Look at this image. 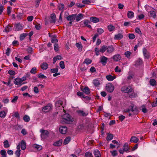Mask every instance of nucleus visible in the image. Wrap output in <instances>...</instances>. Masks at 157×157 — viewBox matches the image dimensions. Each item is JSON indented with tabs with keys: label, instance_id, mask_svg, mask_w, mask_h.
Masks as SVG:
<instances>
[{
	"label": "nucleus",
	"instance_id": "f257e3e1",
	"mask_svg": "<svg viewBox=\"0 0 157 157\" xmlns=\"http://www.w3.org/2000/svg\"><path fill=\"white\" fill-rule=\"evenodd\" d=\"M73 121V118L68 113H66L63 116L62 120H61L62 122H64L65 123H67L69 121L72 122Z\"/></svg>",
	"mask_w": 157,
	"mask_h": 157
},
{
	"label": "nucleus",
	"instance_id": "f03ea898",
	"mask_svg": "<svg viewBox=\"0 0 157 157\" xmlns=\"http://www.w3.org/2000/svg\"><path fill=\"white\" fill-rule=\"evenodd\" d=\"M105 89L109 93L112 92L114 89V85L111 83H108L106 85Z\"/></svg>",
	"mask_w": 157,
	"mask_h": 157
},
{
	"label": "nucleus",
	"instance_id": "7ed1b4c3",
	"mask_svg": "<svg viewBox=\"0 0 157 157\" xmlns=\"http://www.w3.org/2000/svg\"><path fill=\"white\" fill-rule=\"evenodd\" d=\"M40 132H41V137L42 139H44L48 137L49 133L47 130L41 129Z\"/></svg>",
	"mask_w": 157,
	"mask_h": 157
},
{
	"label": "nucleus",
	"instance_id": "20e7f679",
	"mask_svg": "<svg viewBox=\"0 0 157 157\" xmlns=\"http://www.w3.org/2000/svg\"><path fill=\"white\" fill-rule=\"evenodd\" d=\"M130 111L133 112V114L136 115L139 112L138 110L137 107L134 104H132L130 106Z\"/></svg>",
	"mask_w": 157,
	"mask_h": 157
},
{
	"label": "nucleus",
	"instance_id": "39448f33",
	"mask_svg": "<svg viewBox=\"0 0 157 157\" xmlns=\"http://www.w3.org/2000/svg\"><path fill=\"white\" fill-rule=\"evenodd\" d=\"M132 89L130 86H123L121 88V90L125 93H130L132 91Z\"/></svg>",
	"mask_w": 157,
	"mask_h": 157
},
{
	"label": "nucleus",
	"instance_id": "423d86ee",
	"mask_svg": "<svg viewBox=\"0 0 157 157\" xmlns=\"http://www.w3.org/2000/svg\"><path fill=\"white\" fill-rule=\"evenodd\" d=\"M52 104L49 103L47 105L43 107L42 108V111L45 113L48 112L50 111L52 108Z\"/></svg>",
	"mask_w": 157,
	"mask_h": 157
},
{
	"label": "nucleus",
	"instance_id": "0eeeda50",
	"mask_svg": "<svg viewBox=\"0 0 157 157\" xmlns=\"http://www.w3.org/2000/svg\"><path fill=\"white\" fill-rule=\"evenodd\" d=\"M81 90L83 92L87 95L89 94L90 93V89L87 86L84 87H83V86H81Z\"/></svg>",
	"mask_w": 157,
	"mask_h": 157
},
{
	"label": "nucleus",
	"instance_id": "6e6552de",
	"mask_svg": "<svg viewBox=\"0 0 157 157\" xmlns=\"http://www.w3.org/2000/svg\"><path fill=\"white\" fill-rule=\"evenodd\" d=\"M127 146L128 144L125 143L123 146V150L120 149L119 150V152L120 154H123L124 151L126 152H128V149L127 148Z\"/></svg>",
	"mask_w": 157,
	"mask_h": 157
},
{
	"label": "nucleus",
	"instance_id": "1a4fd4ad",
	"mask_svg": "<svg viewBox=\"0 0 157 157\" xmlns=\"http://www.w3.org/2000/svg\"><path fill=\"white\" fill-rule=\"evenodd\" d=\"M108 59V58L103 56L101 57L100 62L102 63L103 65L105 66L107 63Z\"/></svg>",
	"mask_w": 157,
	"mask_h": 157
},
{
	"label": "nucleus",
	"instance_id": "9d476101",
	"mask_svg": "<svg viewBox=\"0 0 157 157\" xmlns=\"http://www.w3.org/2000/svg\"><path fill=\"white\" fill-rule=\"evenodd\" d=\"M76 14H72L67 17L66 19L68 21H73L75 19Z\"/></svg>",
	"mask_w": 157,
	"mask_h": 157
},
{
	"label": "nucleus",
	"instance_id": "9b49d317",
	"mask_svg": "<svg viewBox=\"0 0 157 157\" xmlns=\"http://www.w3.org/2000/svg\"><path fill=\"white\" fill-rule=\"evenodd\" d=\"M143 52L144 56L145 58L148 59L149 57V54L146 48H144L143 50Z\"/></svg>",
	"mask_w": 157,
	"mask_h": 157
},
{
	"label": "nucleus",
	"instance_id": "f8f14e48",
	"mask_svg": "<svg viewBox=\"0 0 157 157\" xmlns=\"http://www.w3.org/2000/svg\"><path fill=\"white\" fill-rule=\"evenodd\" d=\"M67 127L65 126H62L59 128V130L60 132L62 134H65L66 133Z\"/></svg>",
	"mask_w": 157,
	"mask_h": 157
},
{
	"label": "nucleus",
	"instance_id": "ddd939ff",
	"mask_svg": "<svg viewBox=\"0 0 157 157\" xmlns=\"http://www.w3.org/2000/svg\"><path fill=\"white\" fill-rule=\"evenodd\" d=\"M50 17L51 20L50 21V22L52 23H55L56 20V17L55 14L54 13L52 14Z\"/></svg>",
	"mask_w": 157,
	"mask_h": 157
},
{
	"label": "nucleus",
	"instance_id": "4468645a",
	"mask_svg": "<svg viewBox=\"0 0 157 157\" xmlns=\"http://www.w3.org/2000/svg\"><path fill=\"white\" fill-rule=\"evenodd\" d=\"M114 48L112 45L107 46V52L109 53H112L114 51Z\"/></svg>",
	"mask_w": 157,
	"mask_h": 157
},
{
	"label": "nucleus",
	"instance_id": "2eb2a0df",
	"mask_svg": "<svg viewBox=\"0 0 157 157\" xmlns=\"http://www.w3.org/2000/svg\"><path fill=\"white\" fill-rule=\"evenodd\" d=\"M78 114L81 116H86L88 114V112H84L83 111L79 110L77 111Z\"/></svg>",
	"mask_w": 157,
	"mask_h": 157
},
{
	"label": "nucleus",
	"instance_id": "dca6fc26",
	"mask_svg": "<svg viewBox=\"0 0 157 157\" xmlns=\"http://www.w3.org/2000/svg\"><path fill=\"white\" fill-rule=\"evenodd\" d=\"M143 64V62L142 60L140 59H139L135 62V66L136 67L142 65Z\"/></svg>",
	"mask_w": 157,
	"mask_h": 157
},
{
	"label": "nucleus",
	"instance_id": "f3484780",
	"mask_svg": "<svg viewBox=\"0 0 157 157\" xmlns=\"http://www.w3.org/2000/svg\"><path fill=\"white\" fill-rule=\"evenodd\" d=\"M139 141V139L136 136H133L131 137L130 142L131 143H137Z\"/></svg>",
	"mask_w": 157,
	"mask_h": 157
},
{
	"label": "nucleus",
	"instance_id": "a211bd4d",
	"mask_svg": "<svg viewBox=\"0 0 157 157\" xmlns=\"http://www.w3.org/2000/svg\"><path fill=\"white\" fill-rule=\"evenodd\" d=\"M15 26L16 27L15 31H19L20 30H22L23 29L22 26L20 24H15Z\"/></svg>",
	"mask_w": 157,
	"mask_h": 157
},
{
	"label": "nucleus",
	"instance_id": "6ab92c4d",
	"mask_svg": "<svg viewBox=\"0 0 157 157\" xmlns=\"http://www.w3.org/2000/svg\"><path fill=\"white\" fill-rule=\"evenodd\" d=\"M90 20L91 22L94 23H97L99 21V18L94 17H91Z\"/></svg>",
	"mask_w": 157,
	"mask_h": 157
},
{
	"label": "nucleus",
	"instance_id": "aec40b11",
	"mask_svg": "<svg viewBox=\"0 0 157 157\" xmlns=\"http://www.w3.org/2000/svg\"><path fill=\"white\" fill-rule=\"evenodd\" d=\"M84 15L82 13H79L78 15L76 16V21L78 22L81 19H82Z\"/></svg>",
	"mask_w": 157,
	"mask_h": 157
},
{
	"label": "nucleus",
	"instance_id": "412c9836",
	"mask_svg": "<svg viewBox=\"0 0 157 157\" xmlns=\"http://www.w3.org/2000/svg\"><path fill=\"white\" fill-rule=\"evenodd\" d=\"M123 37V36L121 33H118L115 35L114 39L115 40H121Z\"/></svg>",
	"mask_w": 157,
	"mask_h": 157
},
{
	"label": "nucleus",
	"instance_id": "4be33fe9",
	"mask_svg": "<svg viewBox=\"0 0 157 157\" xmlns=\"http://www.w3.org/2000/svg\"><path fill=\"white\" fill-rule=\"evenodd\" d=\"M113 137V135L112 134L108 133L106 137V140L108 141L111 140Z\"/></svg>",
	"mask_w": 157,
	"mask_h": 157
},
{
	"label": "nucleus",
	"instance_id": "5701e85b",
	"mask_svg": "<svg viewBox=\"0 0 157 157\" xmlns=\"http://www.w3.org/2000/svg\"><path fill=\"white\" fill-rule=\"evenodd\" d=\"M62 143V140H60L57 141L53 143V145L55 146H60L61 145Z\"/></svg>",
	"mask_w": 157,
	"mask_h": 157
},
{
	"label": "nucleus",
	"instance_id": "b1692460",
	"mask_svg": "<svg viewBox=\"0 0 157 157\" xmlns=\"http://www.w3.org/2000/svg\"><path fill=\"white\" fill-rule=\"evenodd\" d=\"M41 67L43 70H46L48 67V64L46 62H44L41 63Z\"/></svg>",
	"mask_w": 157,
	"mask_h": 157
},
{
	"label": "nucleus",
	"instance_id": "393cba45",
	"mask_svg": "<svg viewBox=\"0 0 157 157\" xmlns=\"http://www.w3.org/2000/svg\"><path fill=\"white\" fill-rule=\"evenodd\" d=\"M127 17L129 18H132L134 17V13L131 11H128L127 13Z\"/></svg>",
	"mask_w": 157,
	"mask_h": 157
},
{
	"label": "nucleus",
	"instance_id": "a878e982",
	"mask_svg": "<svg viewBox=\"0 0 157 157\" xmlns=\"http://www.w3.org/2000/svg\"><path fill=\"white\" fill-rule=\"evenodd\" d=\"M76 46L78 48L79 51L81 52L82 51V46L81 43H77L76 44Z\"/></svg>",
	"mask_w": 157,
	"mask_h": 157
},
{
	"label": "nucleus",
	"instance_id": "bb28decb",
	"mask_svg": "<svg viewBox=\"0 0 157 157\" xmlns=\"http://www.w3.org/2000/svg\"><path fill=\"white\" fill-rule=\"evenodd\" d=\"M95 157H101L100 152L98 150H96L94 152Z\"/></svg>",
	"mask_w": 157,
	"mask_h": 157
},
{
	"label": "nucleus",
	"instance_id": "cd10ccee",
	"mask_svg": "<svg viewBox=\"0 0 157 157\" xmlns=\"http://www.w3.org/2000/svg\"><path fill=\"white\" fill-rule=\"evenodd\" d=\"M106 78L109 81H112L115 78V77L113 76L110 75H109L106 76Z\"/></svg>",
	"mask_w": 157,
	"mask_h": 157
},
{
	"label": "nucleus",
	"instance_id": "c85d7f7f",
	"mask_svg": "<svg viewBox=\"0 0 157 157\" xmlns=\"http://www.w3.org/2000/svg\"><path fill=\"white\" fill-rule=\"evenodd\" d=\"M21 145L22 150H24L26 148V144L24 140L21 141Z\"/></svg>",
	"mask_w": 157,
	"mask_h": 157
},
{
	"label": "nucleus",
	"instance_id": "c756f323",
	"mask_svg": "<svg viewBox=\"0 0 157 157\" xmlns=\"http://www.w3.org/2000/svg\"><path fill=\"white\" fill-rule=\"evenodd\" d=\"M121 56L119 54L114 55L113 57V59L116 61H117L121 59Z\"/></svg>",
	"mask_w": 157,
	"mask_h": 157
},
{
	"label": "nucleus",
	"instance_id": "7c9ffc66",
	"mask_svg": "<svg viewBox=\"0 0 157 157\" xmlns=\"http://www.w3.org/2000/svg\"><path fill=\"white\" fill-rule=\"evenodd\" d=\"M71 140V138L70 136L67 137L64 140L63 144L64 145L68 144Z\"/></svg>",
	"mask_w": 157,
	"mask_h": 157
},
{
	"label": "nucleus",
	"instance_id": "2f4dec72",
	"mask_svg": "<svg viewBox=\"0 0 157 157\" xmlns=\"http://www.w3.org/2000/svg\"><path fill=\"white\" fill-rule=\"evenodd\" d=\"M63 103V101L61 100H59L56 102L55 105L56 107H59L62 105Z\"/></svg>",
	"mask_w": 157,
	"mask_h": 157
},
{
	"label": "nucleus",
	"instance_id": "473e14b6",
	"mask_svg": "<svg viewBox=\"0 0 157 157\" xmlns=\"http://www.w3.org/2000/svg\"><path fill=\"white\" fill-rule=\"evenodd\" d=\"M28 35V34L26 33H23L20 35V40L22 41L24 40L25 37Z\"/></svg>",
	"mask_w": 157,
	"mask_h": 157
},
{
	"label": "nucleus",
	"instance_id": "72a5a7b5",
	"mask_svg": "<svg viewBox=\"0 0 157 157\" xmlns=\"http://www.w3.org/2000/svg\"><path fill=\"white\" fill-rule=\"evenodd\" d=\"M22 82L20 78H16L14 79V83L15 84L18 85L21 84Z\"/></svg>",
	"mask_w": 157,
	"mask_h": 157
},
{
	"label": "nucleus",
	"instance_id": "f704fd0d",
	"mask_svg": "<svg viewBox=\"0 0 157 157\" xmlns=\"http://www.w3.org/2000/svg\"><path fill=\"white\" fill-rule=\"evenodd\" d=\"M4 147L5 148H8L10 147V145L9 144L7 140H6L3 142Z\"/></svg>",
	"mask_w": 157,
	"mask_h": 157
},
{
	"label": "nucleus",
	"instance_id": "c9c22d12",
	"mask_svg": "<svg viewBox=\"0 0 157 157\" xmlns=\"http://www.w3.org/2000/svg\"><path fill=\"white\" fill-rule=\"evenodd\" d=\"M107 46L105 45H103L101 47L99 51L100 52L103 53H104L106 50Z\"/></svg>",
	"mask_w": 157,
	"mask_h": 157
},
{
	"label": "nucleus",
	"instance_id": "e433bc0d",
	"mask_svg": "<svg viewBox=\"0 0 157 157\" xmlns=\"http://www.w3.org/2000/svg\"><path fill=\"white\" fill-rule=\"evenodd\" d=\"M0 153L2 155V157H6V151L5 150H1Z\"/></svg>",
	"mask_w": 157,
	"mask_h": 157
},
{
	"label": "nucleus",
	"instance_id": "4c0bfd02",
	"mask_svg": "<svg viewBox=\"0 0 157 157\" xmlns=\"http://www.w3.org/2000/svg\"><path fill=\"white\" fill-rule=\"evenodd\" d=\"M92 60L89 58H86L85 59L83 63H86L87 65L90 64L92 63Z\"/></svg>",
	"mask_w": 157,
	"mask_h": 157
},
{
	"label": "nucleus",
	"instance_id": "58836bf2",
	"mask_svg": "<svg viewBox=\"0 0 157 157\" xmlns=\"http://www.w3.org/2000/svg\"><path fill=\"white\" fill-rule=\"evenodd\" d=\"M150 84L152 86L155 85L156 83V81L154 79H151L149 81Z\"/></svg>",
	"mask_w": 157,
	"mask_h": 157
},
{
	"label": "nucleus",
	"instance_id": "ea45409f",
	"mask_svg": "<svg viewBox=\"0 0 157 157\" xmlns=\"http://www.w3.org/2000/svg\"><path fill=\"white\" fill-rule=\"evenodd\" d=\"M151 15V16L154 18H155L156 16V14L155 12L154 11H150L149 12Z\"/></svg>",
	"mask_w": 157,
	"mask_h": 157
},
{
	"label": "nucleus",
	"instance_id": "a19ab883",
	"mask_svg": "<svg viewBox=\"0 0 157 157\" xmlns=\"http://www.w3.org/2000/svg\"><path fill=\"white\" fill-rule=\"evenodd\" d=\"M12 27L8 25L7 26H6L4 30H5V32H9L11 31L12 30Z\"/></svg>",
	"mask_w": 157,
	"mask_h": 157
},
{
	"label": "nucleus",
	"instance_id": "79ce46f5",
	"mask_svg": "<svg viewBox=\"0 0 157 157\" xmlns=\"http://www.w3.org/2000/svg\"><path fill=\"white\" fill-rule=\"evenodd\" d=\"M93 84L96 86H97L100 84L99 81L97 79H94L93 80Z\"/></svg>",
	"mask_w": 157,
	"mask_h": 157
},
{
	"label": "nucleus",
	"instance_id": "37998d69",
	"mask_svg": "<svg viewBox=\"0 0 157 157\" xmlns=\"http://www.w3.org/2000/svg\"><path fill=\"white\" fill-rule=\"evenodd\" d=\"M33 147L36 148L37 150L39 151L41 150L42 148V146L37 144L34 145Z\"/></svg>",
	"mask_w": 157,
	"mask_h": 157
},
{
	"label": "nucleus",
	"instance_id": "c03bdc74",
	"mask_svg": "<svg viewBox=\"0 0 157 157\" xmlns=\"http://www.w3.org/2000/svg\"><path fill=\"white\" fill-rule=\"evenodd\" d=\"M64 7V6L63 4H59L58 6V8L59 10H60L62 11V12L63 11V9Z\"/></svg>",
	"mask_w": 157,
	"mask_h": 157
},
{
	"label": "nucleus",
	"instance_id": "a18cd8bd",
	"mask_svg": "<svg viewBox=\"0 0 157 157\" xmlns=\"http://www.w3.org/2000/svg\"><path fill=\"white\" fill-rule=\"evenodd\" d=\"M23 119L25 121L28 122L30 120V117L28 116L25 115L23 117Z\"/></svg>",
	"mask_w": 157,
	"mask_h": 157
},
{
	"label": "nucleus",
	"instance_id": "49530a36",
	"mask_svg": "<svg viewBox=\"0 0 157 157\" xmlns=\"http://www.w3.org/2000/svg\"><path fill=\"white\" fill-rule=\"evenodd\" d=\"M53 36L54 37L52 38L51 41L52 43H55V44L56 42H57L58 41V40L57 39L55 38L56 36V35H54Z\"/></svg>",
	"mask_w": 157,
	"mask_h": 157
},
{
	"label": "nucleus",
	"instance_id": "de8ad7c7",
	"mask_svg": "<svg viewBox=\"0 0 157 157\" xmlns=\"http://www.w3.org/2000/svg\"><path fill=\"white\" fill-rule=\"evenodd\" d=\"M6 115V113L4 111L0 112V117L2 118H4Z\"/></svg>",
	"mask_w": 157,
	"mask_h": 157
},
{
	"label": "nucleus",
	"instance_id": "09e8293b",
	"mask_svg": "<svg viewBox=\"0 0 157 157\" xmlns=\"http://www.w3.org/2000/svg\"><path fill=\"white\" fill-rule=\"evenodd\" d=\"M38 77L39 78H46L47 77L41 73H40L38 75Z\"/></svg>",
	"mask_w": 157,
	"mask_h": 157
},
{
	"label": "nucleus",
	"instance_id": "8fccbe9b",
	"mask_svg": "<svg viewBox=\"0 0 157 157\" xmlns=\"http://www.w3.org/2000/svg\"><path fill=\"white\" fill-rule=\"evenodd\" d=\"M108 28L109 31H112L114 30L115 28L114 26L112 25H109L108 26Z\"/></svg>",
	"mask_w": 157,
	"mask_h": 157
},
{
	"label": "nucleus",
	"instance_id": "3c124183",
	"mask_svg": "<svg viewBox=\"0 0 157 157\" xmlns=\"http://www.w3.org/2000/svg\"><path fill=\"white\" fill-rule=\"evenodd\" d=\"M132 54V52L129 51H127L124 53V55L127 58H129Z\"/></svg>",
	"mask_w": 157,
	"mask_h": 157
},
{
	"label": "nucleus",
	"instance_id": "603ef678",
	"mask_svg": "<svg viewBox=\"0 0 157 157\" xmlns=\"http://www.w3.org/2000/svg\"><path fill=\"white\" fill-rule=\"evenodd\" d=\"M85 157H93L92 154L89 152H86L85 154Z\"/></svg>",
	"mask_w": 157,
	"mask_h": 157
},
{
	"label": "nucleus",
	"instance_id": "864d4df0",
	"mask_svg": "<svg viewBox=\"0 0 157 157\" xmlns=\"http://www.w3.org/2000/svg\"><path fill=\"white\" fill-rule=\"evenodd\" d=\"M59 66L62 69H64L65 68V64L63 61H61L60 62Z\"/></svg>",
	"mask_w": 157,
	"mask_h": 157
},
{
	"label": "nucleus",
	"instance_id": "5fc2aeb1",
	"mask_svg": "<svg viewBox=\"0 0 157 157\" xmlns=\"http://www.w3.org/2000/svg\"><path fill=\"white\" fill-rule=\"evenodd\" d=\"M77 94L80 96V97H82L83 98V97H85V95L83 93V92H81L80 91L78 92L77 93Z\"/></svg>",
	"mask_w": 157,
	"mask_h": 157
},
{
	"label": "nucleus",
	"instance_id": "6e6d98bb",
	"mask_svg": "<svg viewBox=\"0 0 157 157\" xmlns=\"http://www.w3.org/2000/svg\"><path fill=\"white\" fill-rule=\"evenodd\" d=\"M97 32L99 35H100L104 32V31L102 29L98 28L97 29Z\"/></svg>",
	"mask_w": 157,
	"mask_h": 157
},
{
	"label": "nucleus",
	"instance_id": "4d7b16f0",
	"mask_svg": "<svg viewBox=\"0 0 157 157\" xmlns=\"http://www.w3.org/2000/svg\"><path fill=\"white\" fill-rule=\"evenodd\" d=\"M36 68L35 67H34L32 68L30 71V72L32 74H35L36 73L37 71H36Z\"/></svg>",
	"mask_w": 157,
	"mask_h": 157
},
{
	"label": "nucleus",
	"instance_id": "13d9d810",
	"mask_svg": "<svg viewBox=\"0 0 157 157\" xmlns=\"http://www.w3.org/2000/svg\"><path fill=\"white\" fill-rule=\"evenodd\" d=\"M112 155L114 157L116 156L117 155V152L116 150H114L113 151H110Z\"/></svg>",
	"mask_w": 157,
	"mask_h": 157
},
{
	"label": "nucleus",
	"instance_id": "bf43d9fd",
	"mask_svg": "<svg viewBox=\"0 0 157 157\" xmlns=\"http://www.w3.org/2000/svg\"><path fill=\"white\" fill-rule=\"evenodd\" d=\"M128 37L129 39L132 40L135 38V36L133 34H128Z\"/></svg>",
	"mask_w": 157,
	"mask_h": 157
},
{
	"label": "nucleus",
	"instance_id": "052dcab7",
	"mask_svg": "<svg viewBox=\"0 0 157 157\" xmlns=\"http://www.w3.org/2000/svg\"><path fill=\"white\" fill-rule=\"evenodd\" d=\"M75 5L78 7H79L80 8H82V7H84L85 6V5H84L82 4L81 3H76L75 4Z\"/></svg>",
	"mask_w": 157,
	"mask_h": 157
},
{
	"label": "nucleus",
	"instance_id": "680f3d73",
	"mask_svg": "<svg viewBox=\"0 0 157 157\" xmlns=\"http://www.w3.org/2000/svg\"><path fill=\"white\" fill-rule=\"evenodd\" d=\"M58 70V68H55L51 69V71L52 73H57Z\"/></svg>",
	"mask_w": 157,
	"mask_h": 157
},
{
	"label": "nucleus",
	"instance_id": "e2e57ef3",
	"mask_svg": "<svg viewBox=\"0 0 157 157\" xmlns=\"http://www.w3.org/2000/svg\"><path fill=\"white\" fill-rule=\"evenodd\" d=\"M8 73L11 75H15L16 73L13 71L9 70L8 71Z\"/></svg>",
	"mask_w": 157,
	"mask_h": 157
},
{
	"label": "nucleus",
	"instance_id": "0e129e2a",
	"mask_svg": "<svg viewBox=\"0 0 157 157\" xmlns=\"http://www.w3.org/2000/svg\"><path fill=\"white\" fill-rule=\"evenodd\" d=\"M18 98V97L17 96H15L14 98L12 100L11 102L13 103H16L17 102Z\"/></svg>",
	"mask_w": 157,
	"mask_h": 157
},
{
	"label": "nucleus",
	"instance_id": "69168bd1",
	"mask_svg": "<svg viewBox=\"0 0 157 157\" xmlns=\"http://www.w3.org/2000/svg\"><path fill=\"white\" fill-rule=\"evenodd\" d=\"M82 2L84 4H89L91 3V2L89 0H83Z\"/></svg>",
	"mask_w": 157,
	"mask_h": 157
},
{
	"label": "nucleus",
	"instance_id": "338daca9",
	"mask_svg": "<svg viewBox=\"0 0 157 157\" xmlns=\"http://www.w3.org/2000/svg\"><path fill=\"white\" fill-rule=\"evenodd\" d=\"M94 50L96 55L97 56H98L100 54L99 52H100L99 50H98V48H95Z\"/></svg>",
	"mask_w": 157,
	"mask_h": 157
},
{
	"label": "nucleus",
	"instance_id": "774afa93",
	"mask_svg": "<svg viewBox=\"0 0 157 157\" xmlns=\"http://www.w3.org/2000/svg\"><path fill=\"white\" fill-rule=\"evenodd\" d=\"M157 106V98H155V101L153 102L152 104V107H155Z\"/></svg>",
	"mask_w": 157,
	"mask_h": 157
}]
</instances>
